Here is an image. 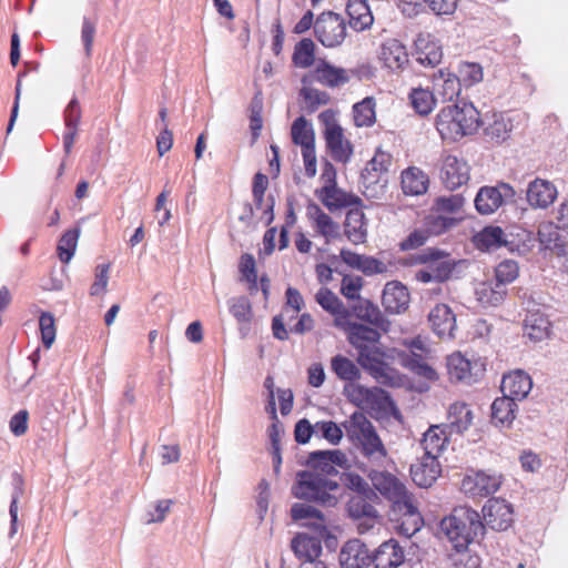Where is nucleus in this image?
Listing matches in <instances>:
<instances>
[{
    "instance_id": "09e8293b",
    "label": "nucleus",
    "mask_w": 568,
    "mask_h": 568,
    "mask_svg": "<svg viewBox=\"0 0 568 568\" xmlns=\"http://www.w3.org/2000/svg\"><path fill=\"white\" fill-rule=\"evenodd\" d=\"M465 199L460 194L442 195L435 197L432 207L448 216H455L462 211Z\"/></svg>"
},
{
    "instance_id": "69168bd1",
    "label": "nucleus",
    "mask_w": 568,
    "mask_h": 568,
    "mask_svg": "<svg viewBox=\"0 0 568 568\" xmlns=\"http://www.w3.org/2000/svg\"><path fill=\"white\" fill-rule=\"evenodd\" d=\"M392 162V156L389 153L384 151H377L374 158L368 162L365 172L371 174V172H387Z\"/></svg>"
},
{
    "instance_id": "5701e85b",
    "label": "nucleus",
    "mask_w": 568,
    "mask_h": 568,
    "mask_svg": "<svg viewBox=\"0 0 568 568\" xmlns=\"http://www.w3.org/2000/svg\"><path fill=\"white\" fill-rule=\"evenodd\" d=\"M352 313L361 321L366 322L376 328L388 332L390 322L384 316L377 305L368 300L358 298L352 306Z\"/></svg>"
},
{
    "instance_id": "774afa93",
    "label": "nucleus",
    "mask_w": 568,
    "mask_h": 568,
    "mask_svg": "<svg viewBox=\"0 0 568 568\" xmlns=\"http://www.w3.org/2000/svg\"><path fill=\"white\" fill-rule=\"evenodd\" d=\"M81 120V109L79 101L73 98L64 110V122L67 129H78V124Z\"/></svg>"
},
{
    "instance_id": "c03bdc74",
    "label": "nucleus",
    "mask_w": 568,
    "mask_h": 568,
    "mask_svg": "<svg viewBox=\"0 0 568 568\" xmlns=\"http://www.w3.org/2000/svg\"><path fill=\"white\" fill-rule=\"evenodd\" d=\"M291 134L293 142L301 145L302 150L315 146L314 132L304 116H298L293 122Z\"/></svg>"
},
{
    "instance_id": "e433bc0d",
    "label": "nucleus",
    "mask_w": 568,
    "mask_h": 568,
    "mask_svg": "<svg viewBox=\"0 0 568 568\" xmlns=\"http://www.w3.org/2000/svg\"><path fill=\"white\" fill-rule=\"evenodd\" d=\"M400 184L406 195H422L426 192L425 174L416 166H409L402 172Z\"/></svg>"
},
{
    "instance_id": "13d9d810",
    "label": "nucleus",
    "mask_w": 568,
    "mask_h": 568,
    "mask_svg": "<svg viewBox=\"0 0 568 568\" xmlns=\"http://www.w3.org/2000/svg\"><path fill=\"white\" fill-rule=\"evenodd\" d=\"M440 429L438 425L428 426V450H432L433 454L438 456L445 448L448 443V437L446 435L445 429L440 430V434L437 430Z\"/></svg>"
},
{
    "instance_id": "4468645a",
    "label": "nucleus",
    "mask_w": 568,
    "mask_h": 568,
    "mask_svg": "<svg viewBox=\"0 0 568 568\" xmlns=\"http://www.w3.org/2000/svg\"><path fill=\"white\" fill-rule=\"evenodd\" d=\"M428 324L440 339L455 338L456 316L446 304H436L428 313Z\"/></svg>"
},
{
    "instance_id": "6e6552de",
    "label": "nucleus",
    "mask_w": 568,
    "mask_h": 568,
    "mask_svg": "<svg viewBox=\"0 0 568 568\" xmlns=\"http://www.w3.org/2000/svg\"><path fill=\"white\" fill-rule=\"evenodd\" d=\"M503 476L496 471L470 468L465 474L460 490L468 497H488L501 486Z\"/></svg>"
},
{
    "instance_id": "9b49d317",
    "label": "nucleus",
    "mask_w": 568,
    "mask_h": 568,
    "mask_svg": "<svg viewBox=\"0 0 568 568\" xmlns=\"http://www.w3.org/2000/svg\"><path fill=\"white\" fill-rule=\"evenodd\" d=\"M432 90L428 88V114L438 102H452L460 93V80L444 69L432 74Z\"/></svg>"
},
{
    "instance_id": "37998d69",
    "label": "nucleus",
    "mask_w": 568,
    "mask_h": 568,
    "mask_svg": "<svg viewBox=\"0 0 568 568\" xmlns=\"http://www.w3.org/2000/svg\"><path fill=\"white\" fill-rule=\"evenodd\" d=\"M513 130L510 120H506L503 115H494L493 122H490L484 130L485 136L495 144H501L509 136Z\"/></svg>"
},
{
    "instance_id": "1a4fd4ad",
    "label": "nucleus",
    "mask_w": 568,
    "mask_h": 568,
    "mask_svg": "<svg viewBox=\"0 0 568 568\" xmlns=\"http://www.w3.org/2000/svg\"><path fill=\"white\" fill-rule=\"evenodd\" d=\"M486 365L481 358L469 359L457 352L447 357V373L455 383L473 385L485 374Z\"/></svg>"
},
{
    "instance_id": "4be33fe9",
    "label": "nucleus",
    "mask_w": 568,
    "mask_h": 568,
    "mask_svg": "<svg viewBox=\"0 0 568 568\" xmlns=\"http://www.w3.org/2000/svg\"><path fill=\"white\" fill-rule=\"evenodd\" d=\"M557 197V190L552 183L541 179H535L529 182L526 190V200L530 206L546 209Z\"/></svg>"
},
{
    "instance_id": "f8f14e48",
    "label": "nucleus",
    "mask_w": 568,
    "mask_h": 568,
    "mask_svg": "<svg viewBox=\"0 0 568 568\" xmlns=\"http://www.w3.org/2000/svg\"><path fill=\"white\" fill-rule=\"evenodd\" d=\"M405 349L397 352L398 363L417 376H426V345L420 336L403 342Z\"/></svg>"
},
{
    "instance_id": "2eb2a0df",
    "label": "nucleus",
    "mask_w": 568,
    "mask_h": 568,
    "mask_svg": "<svg viewBox=\"0 0 568 568\" xmlns=\"http://www.w3.org/2000/svg\"><path fill=\"white\" fill-rule=\"evenodd\" d=\"M338 560L342 568H368L372 552L359 539H351L342 547Z\"/></svg>"
},
{
    "instance_id": "0e129e2a",
    "label": "nucleus",
    "mask_w": 568,
    "mask_h": 568,
    "mask_svg": "<svg viewBox=\"0 0 568 568\" xmlns=\"http://www.w3.org/2000/svg\"><path fill=\"white\" fill-rule=\"evenodd\" d=\"M356 393L358 394L361 402H365L368 405L382 400H388V394L378 387L366 388L364 386H357Z\"/></svg>"
},
{
    "instance_id": "c85d7f7f",
    "label": "nucleus",
    "mask_w": 568,
    "mask_h": 568,
    "mask_svg": "<svg viewBox=\"0 0 568 568\" xmlns=\"http://www.w3.org/2000/svg\"><path fill=\"white\" fill-rule=\"evenodd\" d=\"M474 245L481 252H489L501 246H508L504 230L497 225L485 226L473 236Z\"/></svg>"
},
{
    "instance_id": "a878e982",
    "label": "nucleus",
    "mask_w": 568,
    "mask_h": 568,
    "mask_svg": "<svg viewBox=\"0 0 568 568\" xmlns=\"http://www.w3.org/2000/svg\"><path fill=\"white\" fill-rule=\"evenodd\" d=\"M474 414L469 405L464 402L450 404L447 412V420L444 427L449 429V434H464L473 424Z\"/></svg>"
},
{
    "instance_id": "4c0bfd02",
    "label": "nucleus",
    "mask_w": 568,
    "mask_h": 568,
    "mask_svg": "<svg viewBox=\"0 0 568 568\" xmlns=\"http://www.w3.org/2000/svg\"><path fill=\"white\" fill-rule=\"evenodd\" d=\"M381 334L378 328H372L366 325L357 323L353 326V331L349 333L347 341L349 344L357 349V352L378 344Z\"/></svg>"
},
{
    "instance_id": "052dcab7",
    "label": "nucleus",
    "mask_w": 568,
    "mask_h": 568,
    "mask_svg": "<svg viewBox=\"0 0 568 568\" xmlns=\"http://www.w3.org/2000/svg\"><path fill=\"white\" fill-rule=\"evenodd\" d=\"M362 285V277L345 275L342 280L341 292L346 298L358 301Z\"/></svg>"
},
{
    "instance_id": "4d7b16f0",
    "label": "nucleus",
    "mask_w": 568,
    "mask_h": 568,
    "mask_svg": "<svg viewBox=\"0 0 568 568\" xmlns=\"http://www.w3.org/2000/svg\"><path fill=\"white\" fill-rule=\"evenodd\" d=\"M301 95L312 112L329 102V94L315 88H303Z\"/></svg>"
},
{
    "instance_id": "ddd939ff",
    "label": "nucleus",
    "mask_w": 568,
    "mask_h": 568,
    "mask_svg": "<svg viewBox=\"0 0 568 568\" xmlns=\"http://www.w3.org/2000/svg\"><path fill=\"white\" fill-rule=\"evenodd\" d=\"M463 261H456L452 254L438 247H428V283H443L450 278L457 264Z\"/></svg>"
},
{
    "instance_id": "423d86ee",
    "label": "nucleus",
    "mask_w": 568,
    "mask_h": 568,
    "mask_svg": "<svg viewBox=\"0 0 568 568\" xmlns=\"http://www.w3.org/2000/svg\"><path fill=\"white\" fill-rule=\"evenodd\" d=\"M518 199L520 196L509 183L499 181L496 185L479 187L474 204L479 214L489 215L503 205L517 204Z\"/></svg>"
},
{
    "instance_id": "412c9836",
    "label": "nucleus",
    "mask_w": 568,
    "mask_h": 568,
    "mask_svg": "<svg viewBox=\"0 0 568 568\" xmlns=\"http://www.w3.org/2000/svg\"><path fill=\"white\" fill-rule=\"evenodd\" d=\"M531 387V377L527 373L518 369L503 377L500 390L504 396L517 403V400H523L527 397Z\"/></svg>"
},
{
    "instance_id": "49530a36",
    "label": "nucleus",
    "mask_w": 568,
    "mask_h": 568,
    "mask_svg": "<svg viewBox=\"0 0 568 568\" xmlns=\"http://www.w3.org/2000/svg\"><path fill=\"white\" fill-rule=\"evenodd\" d=\"M80 236V229L69 230L60 237L57 246V253L59 260L68 264L77 250L78 240Z\"/></svg>"
},
{
    "instance_id": "de8ad7c7",
    "label": "nucleus",
    "mask_w": 568,
    "mask_h": 568,
    "mask_svg": "<svg viewBox=\"0 0 568 568\" xmlns=\"http://www.w3.org/2000/svg\"><path fill=\"white\" fill-rule=\"evenodd\" d=\"M315 60V44L312 39H302L294 49L293 62L298 68H308Z\"/></svg>"
},
{
    "instance_id": "338daca9",
    "label": "nucleus",
    "mask_w": 568,
    "mask_h": 568,
    "mask_svg": "<svg viewBox=\"0 0 568 568\" xmlns=\"http://www.w3.org/2000/svg\"><path fill=\"white\" fill-rule=\"evenodd\" d=\"M343 481L345 486L356 493V495L362 494H373V490L368 486V484L359 475L354 473L344 474Z\"/></svg>"
},
{
    "instance_id": "a211bd4d",
    "label": "nucleus",
    "mask_w": 568,
    "mask_h": 568,
    "mask_svg": "<svg viewBox=\"0 0 568 568\" xmlns=\"http://www.w3.org/2000/svg\"><path fill=\"white\" fill-rule=\"evenodd\" d=\"M440 179L447 189L452 191L456 190L468 182L469 168L466 162L459 160L457 156L448 155L444 160L440 170Z\"/></svg>"
},
{
    "instance_id": "58836bf2",
    "label": "nucleus",
    "mask_w": 568,
    "mask_h": 568,
    "mask_svg": "<svg viewBox=\"0 0 568 568\" xmlns=\"http://www.w3.org/2000/svg\"><path fill=\"white\" fill-rule=\"evenodd\" d=\"M357 445L361 446L362 454L368 462L377 466L384 465L387 452L376 432L361 440Z\"/></svg>"
},
{
    "instance_id": "a19ab883",
    "label": "nucleus",
    "mask_w": 568,
    "mask_h": 568,
    "mask_svg": "<svg viewBox=\"0 0 568 568\" xmlns=\"http://www.w3.org/2000/svg\"><path fill=\"white\" fill-rule=\"evenodd\" d=\"M353 118L356 126H372L376 121L375 101L367 97L353 106Z\"/></svg>"
},
{
    "instance_id": "b1692460",
    "label": "nucleus",
    "mask_w": 568,
    "mask_h": 568,
    "mask_svg": "<svg viewBox=\"0 0 568 568\" xmlns=\"http://www.w3.org/2000/svg\"><path fill=\"white\" fill-rule=\"evenodd\" d=\"M518 405L507 396L497 397L490 406V422L496 427L510 428L515 418Z\"/></svg>"
},
{
    "instance_id": "7ed1b4c3",
    "label": "nucleus",
    "mask_w": 568,
    "mask_h": 568,
    "mask_svg": "<svg viewBox=\"0 0 568 568\" xmlns=\"http://www.w3.org/2000/svg\"><path fill=\"white\" fill-rule=\"evenodd\" d=\"M480 123V114L471 103L463 108L452 104L438 113L435 128L443 141L456 142L465 135L474 134Z\"/></svg>"
},
{
    "instance_id": "20e7f679",
    "label": "nucleus",
    "mask_w": 568,
    "mask_h": 568,
    "mask_svg": "<svg viewBox=\"0 0 568 568\" xmlns=\"http://www.w3.org/2000/svg\"><path fill=\"white\" fill-rule=\"evenodd\" d=\"M339 484L318 471H298L296 483L292 488L298 499L315 501L323 506H335L338 501L336 493Z\"/></svg>"
},
{
    "instance_id": "393cba45",
    "label": "nucleus",
    "mask_w": 568,
    "mask_h": 568,
    "mask_svg": "<svg viewBox=\"0 0 568 568\" xmlns=\"http://www.w3.org/2000/svg\"><path fill=\"white\" fill-rule=\"evenodd\" d=\"M382 301L388 313L399 314L407 308L409 294L407 288L399 282H389L385 285Z\"/></svg>"
},
{
    "instance_id": "f03ea898",
    "label": "nucleus",
    "mask_w": 568,
    "mask_h": 568,
    "mask_svg": "<svg viewBox=\"0 0 568 568\" xmlns=\"http://www.w3.org/2000/svg\"><path fill=\"white\" fill-rule=\"evenodd\" d=\"M368 477L374 488L392 503L393 511L404 518L400 530L406 536L418 531L424 525V519L418 511L414 495L407 490L406 486L388 471L373 469Z\"/></svg>"
},
{
    "instance_id": "f3484780",
    "label": "nucleus",
    "mask_w": 568,
    "mask_h": 568,
    "mask_svg": "<svg viewBox=\"0 0 568 568\" xmlns=\"http://www.w3.org/2000/svg\"><path fill=\"white\" fill-rule=\"evenodd\" d=\"M404 561V548L393 538L381 544L372 554L374 568H398Z\"/></svg>"
},
{
    "instance_id": "c756f323",
    "label": "nucleus",
    "mask_w": 568,
    "mask_h": 568,
    "mask_svg": "<svg viewBox=\"0 0 568 568\" xmlns=\"http://www.w3.org/2000/svg\"><path fill=\"white\" fill-rule=\"evenodd\" d=\"M342 426L346 432V436L355 444H358L376 432L371 420L362 412L353 413Z\"/></svg>"
},
{
    "instance_id": "ea45409f",
    "label": "nucleus",
    "mask_w": 568,
    "mask_h": 568,
    "mask_svg": "<svg viewBox=\"0 0 568 568\" xmlns=\"http://www.w3.org/2000/svg\"><path fill=\"white\" fill-rule=\"evenodd\" d=\"M375 494L354 495L347 503V511L352 518L361 519L367 518L368 520L377 519L378 513L376 508L367 500L368 497Z\"/></svg>"
},
{
    "instance_id": "864d4df0",
    "label": "nucleus",
    "mask_w": 568,
    "mask_h": 568,
    "mask_svg": "<svg viewBox=\"0 0 568 568\" xmlns=\"http://www.w3.org/2000/svg\"><path fill=\"white\" fill-rule=\"evenodd\" d=\"M315 434L326 439L332 445H337L343 438V429L333 420L315 423Z\"/></svg>"
},
{
    "instance_id": "e2e57ef3",
    "label": "nucleus",
    "mask_w": 568,
    "mask_h": 568,
    "mask_svg": "<svg viewBox=\"0 0 568 568\" xmlns=\"http://www.w3.org/2000/svg\"><path fill=\"white\" fill-rule=\"evenodd\" d=\"M526 328H530L528 336L531 339L540 341L547 334L549 322L542 317L534 318V315L525 320Z\"/></svg>"
},
{
    "instance_id": "79ce46f5",
    "label": "nucleus",
    "mask_w": 568,
    "mask_h": 568,
    "mask_svg": "<svg viewBox=\"0 0 568 568\" xmlns=\"http://www.w3.org/2000/svg\"><path fill=\"white\" fill-rule=\"evenodd\" d=\"M476 295L478 301L485 306H498L500 305L506 295L507 290L499 285L497 282L495 284L483 283L477 290Z\"/></svg>"
},
{
    "instance_id": "6ab92c4d",
    "label": "nucleus",
    "mask_w": 568,
    "mask_h": 568,
    "mask_svg": "<svg viewBox=\"0 0 568 568\" xmlns=\"http://www.w3.org/2000/svg\"><path fill=\"white\" fill-rule=\"evenodd\" d=\"M328 536H321L314 534L313 536L306 532L297 534L291 541V548L295 556L303 562L306 560H320L322 554V540Z\"/></svg>"
},
{
    "instance_id": "680f3d73",
    "label": "nucleus",
    "mask_w": 568,
    "mask_h": 568,
    "mask_svg": "<svg viewBox=\"0 0 568 568\" xmlns=\"http://www.w3.org/2000/svg\"><path fill=\"white\" fill-rule=\"evenodd\" d=\"M240 272L243 277L251 284V288L256 287L257 275L255 270V260L252 254L245 253L241 256Z\"/></svg>"
},
{
    "instance_id": "2f4dec72",
    "label": "nucleus",
    "mask_w": 568,
    "mask_h": 568,
    "mask_svg": "<svg viewBox=\"0 0 568 568\" xmlns=\"http://www.w3.org/2000/svg\"><path fill=\"white\" fill-rule=\"evenodd\" d=\"M322 193V202L331 211L359 205L362 202L358 196L347 193L335 185L323 187Z\"/></svg>"
},
{
    "instance_id": "7c9ffc66",
    "label": "nucleus",
    "mask_w": 568,
    "mask_h": 568,
    "mask_svg": "<svg viewBox=\"0 0 568 568\" xmlns=\"http://www.w3.org/2000/svg\"><path fill=\"white\" fill-rule=\"evenodd\" d=\"M346 11L349 17V26L355 31H364L372 27L374 17L366 0H348Z\"/></svg>"
},
{
    "instance_id": "6e6d98bb",
    "label": "nucleus",
    "mask_w": 568,
    "mask_h": 568,
    "mask_svg": "<svg viewBox=\"0 0 568 568\" xmlns=\"http://www.w3.org/2000/svg\"><path fill=\"white\" fill-rule=\"evenodd\" d=\"M316 302L331 314L343 311L342 301L328 288L322 287L315 295Z\"/></svg>"
},
{
    "instance_id": "473e14b6",
    "label": "nucleus",
    "mask_w": 568,
    "mask_h": 568,
    "mask_svg": "<svg viewBox=\"0 0 568 568\" xmlns=\"http://www.w3.org/2000/svg\"><path fill=\"white\" fill-rule=\"evenodd\" d=\"M379 59L388 69L397 70L407 62V52L399 41L390 39L382 44Z\"/></svg>"
},
{
    "instance_id": "bb28decb",
    "label": "nucleus",
    "mask_w": 568,
    "mask_h": 568,
    "mask_svg": "<svg viewBox=\"0 0 568 568\" xmlns=\"http://www.w3.org/2000/svg\"><path fill=\"white\" fill-rule=\"evenodd\" d=\"M345 235L353 244H362L367 237V223L363 210L355 205L346 213Z\"/></svg>"
},
{
    "instance_id": "603ef678",
    "label": "nucleus",
    "mask_w": 568,
    "mask_h": 568,
    "mask_svg": "<svg viewBox=\"0 0 568 568\" xmlns=\"http://www.w3.org/2000/svg\"><path fill=\"white\" fill-rule=\"evenodd\" d=\"M39 328L43 346L49 349L55 341L57 328L54 316L50 312H42L39 317Z\"/></svg>"
},
{
    "instance_id": "5fc2aeb1",
    "label": "nucleus",
    "mask_w": 568,
    "mask_h": 568,
    "mask_svg": "<svg viewBox=\"0 0 568 568\" xmlns=\"http://www.w3.org/2000/svg\"><path fill=\"white\" fill-rule=\"evenodd\" d=\"M538 241L545 250H554L560 246V234L551 224H541L537 232Z\"/></svg>"
},
{
    "instance_id": "a18cd8bd",
    "label": "nucleus",
    "mask_w": 568,
    "mask_h": 568,
    "mask_svg": "<svg viewBox=\"0 0 568 568\" xmlns=\"http://www.w3.org/2000/svg\"><path fill=\"white\" fill-rule=\"evenodd\" d=\"M331 367L342 381L354 382L361 377V372L355 363L343 355L334 356L331 361Z\"/></svg>"
},
{
    "instance_id": "0eeeda50",
    "label": "nucleus",
    "mask_w": 568,
    "mask_h": 568,
    "mask_svg": "<svg viewBox=\"0 0 568 568\" xmlns=\"http://www.w3.org/2000/svg\"><path fill=\"white\" fill-rule=\"evenodd\" d=\"M386 353L376 345L368 346L357 352L358 364L374 378L377 383L386 386H395L399 383L397 372L386 362Z\"/></svg>"
},
{
    "instance_id": "3c124183",
    "label": "nucleus",
    "mask_w": 568,
    "mask_h": 568,
    "mask_svg": "<svg viewBox=\"0 0 568 568\" xmlns=\"http://www.w3.org/2000/svg\"><path fill=\"white\" fill-rule=\"evenodd\" d=\"M519 275V265L514 260H504L495 267L496 282L506 288Z\"/></svg>"
},
{
    "instance_id": "9d476101",
    "label": "nucleus",
    "mask_w": 568,
    "mask_h": 568,
    "mask_svg": "<svg viewBox=\"0 0 568 568\" xmlns=\"http://www.w3.org/2000/svg\"><path fill=\"white\" fill-rule=\"evenodd\" d=\"M314 33L324 47H339L346 38L345 20L338 13L322 12L315 20Z\"/></svg>"
},
{
    "instance_id": "dca6fc26",
    "label": "nucleus",
    "mask_w": 568,
    "mask_h": 568,
    "mask_svg": "<svg viewBox=\"0 0 568 568\" xmlns=\"http://www.w3.org/2000/svg\"><path fill=\"white\" fill-rule=\"evenodd\" d=\"M347 462L346 455L338 449L316 450L307 458V465L313 468L312 471H318L326 477L337 474L336 466L343 467Z\"/></svg>"
},
{
    "instance_id": "72a5a7b5",
    "label": "nucleus",
    "mask_w": 568,
    "mask_h": 568,
    "mask_svg": "<svg viewBox=\"0 0 568 568\" xmlns=\"http://www.w3.org/2000/svg\"><path fill=\"white\" fill-rule=\"evenodd\" d=\"M229 311L240 325V333L245 336L253 317L250 300L246 296H235L227 301Z\"/></svg>"
},
{
    "instance_id": "39448f33",
    "label": "nucleus",
    "mask_w": 568,
    "mask_h": 568,
    "mask_svg": "<svg viewBox=\"0 0 568 568\" xmlns=\"http://www.w3.org/2000/svg\"><path fill=\"white\" fill-rule=\"evenodd\" d=\"M318 120L324 125L323 134L332 159L336 162H348L353 155V145L337 123L336 112L331 109L325 110L320 113Z\"/></svg>"
},
{
    "instance_id": "c9c22d12",
    "label": "nucleus",
    "mask_w": 568,
    "mask_h": 568,
    "mask_svg": "<svg viewBox=\"0 0 568 568\" xmlns=\"http://www.w3.org/2000/svg\"><path fill=\"white\" fill-rule=\"evenodd\" d=\"M11 485H12V494H11V503L9 506L10 529L8 532V537L10 539H12L18 532L19 500L24 494L23 477L19 473H13L11 475Z\"/></svg>"
},
{
    "instance_id": "cd10ccee",
    "label": "nucleus",
    "mask_w": 568,
    "mask_h": 568,
    "mask_svg": "<svg viewBox=\"0 0 568 568\" xmlns=\"http://www.w3.org/2000/svg\"><path fill=\"white\" fill-rule=\"evenodd\" d=\"M314 78L317 82L328 88H337L349 81V74L346 69L334 67L326 61L317 63L314 70Z\"/></svg>"
},
{
    "instance_id": "bf43d9fd",
    "label": "nucleus",
    "mask_w": 568,
    "mask_h": 568,
    "mask_svg": "<svg viewBox=\"0 0 568 568\" xmlns=\"http://www.w3.org/2000/svg\"><path fill=\"white\" fill-rule=\"evenodd\" d=\"M109 264H101L97 266L95 278L90 288V294L92 296H98L106 291L109 283Z\"/></svg>"
},
{
    "instance_id": "aec40b11",
    "label": "nucleus",
    "mask_w": 568,
    "mask_h": 568,
    "mask_svg": "<svg viewBox=\"0 0 568 568\" xmlns=\"http://www.w3.org/2000/svg\"><path fill=\"white\" fill-rule=\"evenodd\" d=\"M291 516L295 521H304L302 525L311 528L314 534L329 536L325 518L315 507L302 503L294 504Z\"/></svg>"
},
{
    "instance_id": "f257e3e1",
    "label": "nucleus",
    "mask_w": 568,
    "mask_h": 568,
    "mask_svg": "<svg viewBox=\"0 0 568 568\" xmlns=\"http://www.w3.org/2000/svg\"><path fill=\"white\" fill-rule=\"evenodd\" d=\"M485 523L478 511L467 506L454 508L439 523V534L445 536L457 551H464L485 535L486 525L496 531L507 530L514 523V509L501 498H489L483 507Z\"/></svg>"
},
{
    "instance_id": "f704fd0d",
    "label": "nucleus",
    "mask_w": 568,
    "mask_h": 568,
    "mask_svg": "<svg viewBox=\"0 0 568 568\" xmlns=\"http://www.w3.org/2000/svg\"><path fill=\"white\" fill-rule=\"evenodd\" d=\"M463 217L448 216L430 206L428 210V239L449 233L458 226Z\"/></svg>"
},
{
    "instance_id": "8fccbe9b",
    "label": "nucleus",
    "mask_w": 568,
    "mask_h": 568,
    "mask_svg": "<svg viewBox=\"0 0 568 568\" xmlns=\"http://www.w3.org/2000/svg\"><path fill=\"white\" fill-rule=\"evenodd\" d=\"M315 226L317 232L326 239L328 243L331 240L339 236V226L333 219L323 212L318 206L315 210Z\"/></svg>"
}]
</instances>
